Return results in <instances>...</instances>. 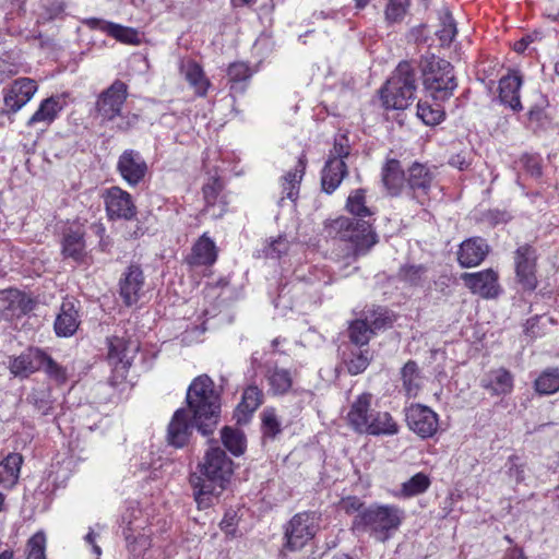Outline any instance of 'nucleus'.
<instances>
[{
	"label": "nucleus",
	"mask_w": 559,
	"mask_h": 559,
	"mask_svg": "<svg viewBox=\"0 0 559 559\" xmlns=\"http://www.w3.org/2000/svg\"><path fill=\"white\" fill-rule=\"evenodd\" d=\"M263 433L267 437H275L281 431V424L277 420L275 411L266 408L262 413Z\"/></svg>",
	"instance_id": "obj_50"
},
{
	"label": "nucleus",
	"mask_w": 559,
	"mask_h": 559,
	"mask_svg": "<svg viewBox=\"0 0 559 559\" xmlns=\"http://www.w3.org/2000/svg\"><path fill=\"white\" fill-rule=\"evenodd\" d=\"M123 275V280H139L143 276V271L138 263H131Z\"/></svg>",
	"instance_id": "obj_64"
},
{
	"label": "nucleus",
	"mask_w": 559,
	"mask_h": 559,
	"mask_svg": "<svg viewBox=\"0 0 559 559\" xmlns=\"http://www.w3.org/2000/svg\"><path fill=\"white\" fill-rule=\"evenodd\" d=\"M127 548L133 557H139L150 547V538L144 534L133 536V528L128 526L123 531Z\"/></svg>",
	"instance_id": "obj_42"
},
{
	"label": "nucleus",
	"mask_w": 559,
	"mask_h": 559,
	"mask_svg": "<svg viewBox=\"0 0 559 559\" xmlns=\"http://www.w3.org/2000/svg\"><path fill=\"white\" fill-rule=\"evenodd\" d=\"M288 240L285 237L280 236L276 239H273L264 247L263 253L266 258L277 259L285 254L288 251Z\"/></svg>",
	"instance_id": "obj_51"
},
{
	"label": "nucleus",
	"mask_w": 559,
	"mask_h": 559,
	"mask_svg": "<svg viewBox=\"0 0 559 559\" xmlns=\"http://www.w3.org/2000/svg\"><path fill=\"white\" fill-rule=\"evenodd\" d=\"M132 3L152 16L159 14L165 8L164 0H132Z\"/></svg>",
	"instance_id": "obj_55"
},
{
	"label": "nucleus",
	"mask_w": 559,
	"mask_h": 559,
	"mask_svg": "<svg viewBox=\"0 0 559 559\" xmlns=\"http://www.w3.org/2000/svg\"><path fill=\"white\" fill-rule=\"evenodd\" d=\"M223 185L217 178L210 179L203 186V197L205 201L204 213L217 218L221 217L226 211V202L221 198Z\"/></svg>",
	"instance_id": "obj_24"
},
{
	"label": "nucleus",
	"mask_w": 559,
	"mask_h": 559,
	"mask_svg": "<svg viewBox=\"0 0 559 559\" xmlns=\"http://www.w3.org/2000/svg\"><path fill=\"white\" fill-rule=\"evenodd\" d=\"M265 378L269 383L270 391L274 395L286 394L293 385L290 371L277 366L269 367L265 373Z\"/></svg>",
	"instance_id": "obj_30"
},
{
	"label": "nucleus",
	"mask_w": 559,
	"mask_h": 559,
	"mask_svg": "<svg viewBox=\"0 0 559 559\" xmlns=\"http://www.w3.org/2000/svg\"><path fill=\"white\" fill-rule=\"evenodd\" d=\"M217 259L215 242L203 234L193 245L188 262L191 266L212 265Z\"/></svg>",
	"instance_id": "obj_25"
},
{
	"label": "nucleus",
	"mask_w": 559,
	"mask_h": 559,
	"mask_svg": "<svg viewBox=\"0 0 559 559\" xmlns=\"http://www.w3.org/2000/svg\"><path fill=\"white\" fill-rule=\"evenodd\" d=\"M227 74L229 82L237 84L248 81L252 75V71L245 62H234L228 67Z\"/></svg>",
	"instance_id": "obj_48"
},
{
	"label": "nucleus",
	"mask_w": 559,
	"mask_h": 559,
	"mask_svg": "<svg viewBox=\"0 0 559 559\" xmlns=\"http://www.w3.org/2000/svg\"><path fill=\"white\" fill-rule=\"evenodd\" d=\"M8 294L12 298V304L17 302V308L22 312H28L34 309V301L32 298L27 297L25 294L19 292V290H8Z\"/></svg>",
	"instance_id": "obj_56"
},
{
	"label": "nucleus",
	"mask_w": 559,
	"mask_h": 559,
	"mask_svg": "<svg viewBox=\"0 0 559 559\" xmlns=\"http://www.w3.org/2000/svg\"><path fill=\"white\" fill-rule=\"evenodd\" d=\"M417 116L425 124L435 126L442 121L444 112L440 108L419 102L417 104Z\"/></svg>",
	"instance_id": "obj_44"
},
{
	"label": "nucleus",
	"mask_w": 559,
	"mask_h": 559,
	"mask_svg": "<svg viewBox=\"0 0 559 559\" xmlns=\"http://www.w3.org/2000/svg\"><path fill=\"white\" fill-rule=\"evenodd\" d=\"M403 386L408 395H416L420 386L418 366L415 361H407L402 368Z\"/></svg>",
	"instance_id": "obj_38"
},
{
	"label": "nucleus",
	"mask_w": 559,
	"mask_h": 559,
	"mask_svg": "<svg viewBox=\"0 0 559 559\" xmlns=\"http://www.w3.org/2000/svg\"><path fill=\"white\" fill-rule=\"evenodd\" d=\"M181 71L190 86L194 90V93L198 96H205L210 87V81L206 79L202 68L194 61H188L182 64Z\"/></svg>",
	"instance_id": "obj_31"
},
{
	"label": "nucleus",
	"mask_w": 559,
	"mask_h": 559,
	"mask_svg": "<svg viewBox=\"0 0 559 559\" xmlns=\"http://www.w3.org/2000/svg\"><path fill=\"white\" fill-rule=\"evenodd\" d=\"M127 97L128 85L120 80H115L97 97L95 109L100 121L115 123L114 128L118 131H128L133 128L138 123L139 117L135 114L122 112Z\"/></svg>",
	"instance_id": "obj_4"
},
{
	"label": "nucleus",
	"mask_w": 559,
	"mask_h": 559,
	"mask_svg": "<svg viewBox=\"0 0 559 559\" xmlns=\"http://www.w3.org/2000/svg\"><path fill=\"white\" fill-rule=\"evenodd\" d=\"M50 378H53L58 382H64L67 380L66 370L58 365L50 356L45 354L43 359V367Z\"/></svg>",
	"instance_id": "obj_53"
},
{
	"label": "nucleus",
	"mask_w": 559,
	"mask_h": 559,
	"mask_svg": "<svg viewBox=\"0 0 559 559\" xmlns=\"http://www.w3.org/2000/svg\"><path fill=\"white\" fill-rule=\"evenodd\" d=\"M45 353L38 348H28L10 360L9 369L14 377H28L43 367Z\"/></svg>",
	"instance_id": "obj_16"
},
{
	"label": "nucleus",
	"mask_w": 559,
	"mask_h": 559,
	"mask_svg": "<svg viewBox=\"0 0 559 559\" xmlns=\"http://www.w3.org/2000/svg\"><path fill=\"white\" fill-rule=\"evenodd\" d=\"M372 395L370 393L360 394L357 400L352 404L347 414L349 425L359 433H364L368 427L369 419H371L370 411Z\"/></svg>",
	"instance_id": "obj_20"
},
{
	"label": "nucleus",
	"mask_w": 559,
	"mask_h": 559,
	"mask_svg": "<svg viewBox=\"0 0 559 559\" xmlns=\"http://www.w3.org/2000/svg\"><path fill=\"white\" fill-rule=\"evenodd\" d=\"M23 463V456L20 453H10L0 464V483L5 487H12L16 484L20 469Z\"/></svg>",
	"instance_id": "obj_32"
},
{
	"label": "nucleus",
	"mask_w": 559,
	"mask_h": 559,
	"mask_svg": "<svg viewBox=\"0 0 559 559\" xmlns=\"http://www.w3.org/2000/svg\"><path fill=\"white\" fill-rule=\"evenodd\" d=\"M473 294L483 298H495L501 293L498 282H465Z\"/></svg>",
	"instance_id": "obj_45"
},
{
	"label": "nucleus",
	"mask_w": 559,
	"mask_h": 559,
	"mask_svg": "<svg viewBox=\"0 0 559 559\" xmlns=\"http://www.w3.org/2000/svg\"><path fill=\"white\" fill-rule=\"evenodd\" d=\"M262 391L255 385H250L243 391L238 408L242 413L252 414L262 404Z\"/></svg>",
	"instance_id": "obj_40"
},
{
	"label": "nucleus",
	"mask_w": 559,
	"mask_h": 559,
	"mask_svg": "<svg viewBox=\"0 0 559 559\" xmlns=\"http://www.w3.org/2000/svg\"><path fill=\"white\" fill-rule=\"evenodd\" d=\"M187 404L188 409L175 412L167 428V442L175 448L188 443L193 428L209 436L218 424L221 399L210 377L204 374L192 381L187 391Z\"/></svg>",
	"instance_id": "obj_1"
},
{
	"label": "nucleus",
	"mask_w": 559,
	"mask_h": 559,
	"mask_svg": "<svg viewBox=\"0 0 559 559\" xmlns=\"http://www.w3.org/2000/svg\"><path fill=\"white\" fill-rule=\"evenodd\" d=\"M319 524L316 512L295 514L285 527L286 547L296 550L304 547L314 535Z\"/></svg>",
	"instance_id": "obj_9"
},
{
	"label": "nucleus",
	"mask_w": 559,
	"mask_h": 559,
	"mask_svg": "<svg viewBox=\"0 0 559 559\" xmlns=\"http://www.w3.org/2000/svg\"><path fill=\"white\" fill-rule=\"evenodd\" d=\"M416 90L415 70L408 61H402L380 91L382 105L385 109H406L414 100Z\"/></svg>",
	"instance_id": "obj_6"
},
{
	"label": "nucleus",
	"mask_w": 559,
	"mask_h": 559,
	"mask_svg": "<svg viewBox=\"0 0 559 559\" xmlns=\"http://www.w3.org/2000/svg\"><path fill=\"white\" fill-rule=\"evenodd\" d=\"M79 328L78 310L72 301H63L55 321V331L58 336H72Z\"/></svg>",
	"instance_id": "obj_26"
},
{
	"label": "nucleus",
	"mask_w": 559,
	"mask_h": 559,
	"mask_svg": "<svg viewBox=\"0 0 559 559\" xmlns=\"http://www.w3.org/2000/svg\"><path fill=\"white\" fill-rule=\"evenodd\" d=\"M404 518V511L396 506L373 504L356 515L355 525L369 532L379 542L389 539Z\"/></svg>",
	"instance_id": "obj_7"
},
{
	"label": "nucleus",
	"mask_w": 559,
	"mask_h": 559,
	"mask_svg": "<svg viewBox=\"0 0 559 559\" xmlns=\"http://www.w3.org/2000/svg\"><path fill=\"white\" fill-rule=\"evenodd\" d=\"M408 428L421 438H430L438 430V415L429 407L413 404L406 409Z\"/></svg>",
	"instance_id": "obj_11"
},
{
	"label": "nucleus",
	"mask_w": 559,
	"mask_h": 559,
	"mask_svg": "<svg viewBox=\"0 0 559 559\" xmlns=\"http://www.w3.org/2000/svg\"><path fill=\"white\" fill-rule=\"evenodd\" d=\"M7 2L11 8L8 12V15H11V19H13V14L21 15L22 13H25V4L27 0H7Z\"/></svg>",
	"instance_id": "obj_63"
},
{
	"label": "nucleus",
	"mask_w": 559,
	"mask_h": 559,
	"mask_svg": "<svg viewBox=\"0 0 559 559\" xmlns=\"http://www.w3.org/2000/svg\"><path fill=\"white\" fill-rule=\"evenodd\" d=\"M347 175L348 169L345 160L341 158H328L321 171L322 190L331 194L340 187Z\"/></svg>",
	"instance_id": "obj_18"
},
{
	"label": "nucleus",
	"mask_w": 559,
	"mask_h": 559,
	"mask_svg": "<svg viewBox=\"0 0 559 559\" xmlns=\"http://www.w3.org/2000/svg\"><path fill=\"white\" fill-rule=\"evenodd\" d=\"M64 104V99L60 96H51L44 99L37 110L28 119L27 126L34 127L36 124H43L44 127H48L56 120L63 109Z\"/></svg>",
	"instance_id": "obj_19"
},
{
	"label": "nucleus",
	"mask_w": 559,
	"mask_h": 559,
	"mask_svg": "<svg viewBox=\"0 0 559 559\" xmlns=\"http://www.w3.org/2000/svg\"><path fill=\"white\" fill-rule=\"evenodd\" d=\"M513 259L519 280H531L535 277L537 253L533 246L528 243L519 246L514 251Z\"/></svg>",
	"instance_id": "obj_21"
},
{
	"label": "nucleus",
	"mask_w": 559,
	"mask_h": 559,
	"mask_svg": "<svg viewBox=\"0 0 559 559\" xmlns=\"http://www.w3.org/2000/svg\"><path fill=\"white\" fill-rule=\"evenodd\" d=\"M200 474L190 476L193 496L199 509L211 507L229 483L234 463L218 445H211L199 464Z\"/></svg>",
	"instance_id": "obj_2"
},
{
	"label": "nucleus",
	"mask_w": 559,
	"mask_h": 559,
	"mask_svg": "<svg viewBox=\"0 0 559 559\" xmlns=\"http://www.w3.org/2000/svg\"><path fill=\"white\" fill-rule=\"evenodd\" d=\"M499 274L492 269H488L484 272L478 273H464L461 276V280H498Z\"/></svg>",
	"instance_id": "obj_59"
},
{
	"label": "nucleus",
	"mask_w": 559,
	"mask_h": 559,
	"mask_svg": "<svg viewBox=\"0 0 559 559\" xmlns=\"http://www.w3.org/2000/svg\"><path fill=\"white\" fill-rule=\"evenodd\" d=\"M436 170V167L418 162L413 163L407 169V194L423 206L429 204L431 190L437 187Z\"/></svg>",
	"instance_id": "obj_8"
},
{
	"label": "nucleus",
	"mask_w": 559,
	"mask_h": 559,
	"mask_svg": "<svg viewBox=\"0 0 559 559\" xmlns=\"http://www.w3.org/2000/svg\"><path fill=\"white\" fill-rule=\"evenodd\" d=\"M402 275L408 280L420 278L426 275V269L423 265H408L402 269Z\"/></svg>",
	"instance_id": "obj_60"
},
{
	"label": "nucleus",
	"mask_w": 559,
	"mask_h": 559,
	"mask_svg": "<svg viewBox=\"0 0 559 559\" xmlns=\"http://www.w3.org/2000/svg\"><path fill=\"white\" fill-rule=\"evenodd\" d=\"M480 384L493 395L508 394L513 388V377L507 369L499 368L489 371L481 379Z\"/></svg>",
	"instance_id": "obj_27"
},
{
	"label": "nucleus",
	"mask_w": 559,
	"mask_h": 559,
	"mask_svg": "<svg viewBox=\"0 0 559 559\" xmlns=\"http://www.w3.org/2000/svg\"><path fill=\"white\" fill-rule=\"evenodd\" d=\"M142 282H120V296L127 306L139 300Z\"/></svg>",
	"instance_id": "obj_52"
},
{
	"label": "nucleus",
	"mask_w": 559,
	"mask_h": 559,
	"mask_svg": "<svg viewBox=\"0 0 559 559\" xmlns=\"http://www.w3.org/2000/svg\"><path fill=\"white\" fill-rule=\"evenodd\" d=\"M409 0H389L385 17L389 22H400L406 14Z\"/></svg>",
	"instance_id": "obj_47"
},
{
	"label": "nucleus",
	"mask_w": 559,
	"mask_h": 559,
	"mask_svg": "<svg viewBox=\"0 0 559 559\" xmlns=\"http://www.w3.org/2000/svg\"><path fill=\"white\" fill-rule=\"evenodd\" d=\"M350 153L349 141L346 135L335 138L333 148L330 151L329 158L345 159Z\"/></svg>",
	"instance_id": "obj_54"
},
{
	"label": "nucleus",
	"mask_w": 559,
	"mask_h": 559,
	"mask_svg": "<svg viewBox=\"0 0 559 559\" xmlns=\"http://www.w3.org/2000/svg\"><path fill=\"white\" fill-rule=\"evenodd\" d=\"M368 349H358L352 353V357L347 362V370L350 374H358L366 370L370 362Z\"/></svg>",
	"instance_id": "obj_46"
},
{
	"label": "nucleus",
	"mask_w": 559,
	"mask_h": 559,
	"mask_svg": "<svg viewBox=\"0 0 559 559\" xmlns=\"http://www.w3.org/2000/svg\"><path fill=\"white\" fill-rule=\"evenodd\" d=\"M29 400L41 415L48 414L50 409V403L44 395L39 396L38 394H32Z\"/></svg>",
	"instance_id": "obj_61"
},
{
	"label": "nucleus",
	"mask_w": 559,
	"mask_h": 559,
	"mask_svg": "<svg viewBox=\"0 0 559 559\" xmlns=\"http://www.w3.org/2000/svg\"><path fill=\"white\" fill-rule=\"evenodd\" d=\"M362 319L366 320L368 325L373 329L374 333L377 330L391 326L393 322V316L391 312L382 307L366 310Z\"/></svg>",
	"instance_id": "obj_37"
},
{
	"label": "nucleus",
	"mask_w": 559,
	"mask_h": 559,
	"mask_svg": "<svg viewBox=\"0 0 559 559\" xmlns=\"http://www.w3.org/2000/svg\"><path fill=\"white\" fill-rule=\"evenodd\" d=\"M440 28L437 31L438 36L442 46H449L456 35V25L452 15L445 11L440 16Z\"/></svg>",
	"instance_id": "obj_43"
},
{
	"label": "nucleus",
	"mask_w": 559,
	"mask_h": 559,
	"mask_svg": "<svg viewBox=\"0 0 559 559\" xmlns=\"http://www.w3.org/2000/svg\"><path fill=\"white\" fill-rule=\"evenodd\" d=\"M148 166L139 151L124 150L118 158L117 171L131 187L138 186L144 180Z\"/></svg>",
	"instance_id": "obj_10"
},
{
	"label": "nucleus",
	"mask_w": 559,
	"mask_h": 559,
	"mask_svg": "<svg viewBox=\"0 0 559 559\" xmlns=\"http://www.w3.org/2000/svg\"><path fill=\"white\" fill-rule=\"evenodd\" d=\"M222 441L226 449L238 456L245 452L246 438L242 431L231 427H225L222 430Z\"/></svg>",
	"instance_id": "obj_35"
},
{
	"label": "nucleus",
	"mask_w": 559,
	"mask_h": 559,
	"mask_svg": "<svg viewBox=\"0 0 559 559\" xmlns=\"http://www.w3.org/2000/svg\"><path fill=\"white\" fill-rule=\"evenodd\" d=\"M36 81L29 78H22L11 85L4 94V106L9 112L19 111L26 105L37 92Z\"/></svg>",
	"instance_id": "obj_13"
},
{
	"label": "nucleus",
	"mask_w": 559,
	"mask_h": 559,
	"mask_svg": "<svg viewBox=\"0 0 559 559\" xmlns=\"http://www.w3.org/2000/svg\"><path fill=\"white\" fill-rule=\"evenodd\" d=\"M85 243L83 235L78 231L69 233L62 242V252L67 258L80 261L84 257Z\"/></svg>",
	"instance_id": "obj_34"
},
{
	"label": "nucleus",
	"mask_w": 559,
	"mask_h": 559,
	"mask_svg": "<svg viewBox=\"0 0 559 559\" xmlns=\"http://www.w3.org/2000/svg\"><path fill=\"white\" fill-rule=\"evenodd\" d=\"M424 90L437 102L450 99L457 87L454 67L445 59L427 52L418 61Z\"/></svg>",
	"instance_id": "obj_3"
},
{
	"label": "nucleus",
	"mask_w": 559,
	"mask_h": 559,
	"mask_svg": "<svg viewBox=\"0 0 559 559\" xmlns=\"http://www.w3.org/2000/svg\"><path fill=\"white\" fill-rule=\"evenodd\" d=\"M324 233L330 238L348 242L357 255L366 254L378 242L371 224L345 216L326 222Z\"/></svg>",
	"instance_id": "obj_5"
},
{
	"label": "nucleus",
	"mask_w": 559,
	"mask_h": 559,
	"mask_svg": "<svg viewBox=\"0 0 559 559\" xmlns=\"http://www.w3.org/2000/svg\"><path fill=\"white\" fill-rule=\"evenodd\" d=\"M374 334L373 329L370 328L366 320L362 318L354 320L348 328V336L352 343L357 346L367 345Z\"/></svg>",
	"instance_id": "obj_36"
},
{
	"label": "nucleus",
	"mask_w": 559,
	"mask_h": 559,
	"mask_svg": "<svg viewBox=\"0 0 559 559\" xmlns=\"http://www.w3.org/2000/svg\"><path fill=\"white\" fill-rule=\"evenodd\" d=\"M382 182L386 192L392 197H397L406 187L407 171L405 173L400 160L395 158L388 159L381 171Z\"/></svg>",
	"instance_id": "obj_17"
},
{
	"label": "nucleus",
	"mask_w": 559,
	"mask_h": 559,
	"mask_svg": "<svg viewBox=\"0 0 559 559\" xmlns=\"http://www.w3.org/2000/svg\"><path fill=\"white\" fill-rule=\"evenodd\" d=\"M307 166V157L302 152L298 157L297 164L293 170L287 171L282 177V190L285 197L292 201H295L298 197L299 185L305 175Z\"/></svg>",
	"instance_id": "obj_28"
},
{
	"label": "nucleus",
	"mask_w": 559,
	"mask_h": 559,
	"mask_svg": "<svg viewBox=\"0 0 559 559\" xmlns=\"http://www.w3.org/2000/svg\"><path fill=\"white\" fill-rule=\"evenodd\" d=\"M107 215L110 219H131L136 214L132 197L119 187L109 188L104 197Z\"/></svg>",
	"instance_id": "obj_12"
},
{
	"label": "nucleus",
	"mask_w": 559,
	"mask_h": 559,
	"mask_svg": "<svg viewBox=\"0 0 559 559\" xmlns=\"http://www.w3.org/2000/svg\"><path fill=\"white\" fill-rule=\"evenodd\" d=\"M518 457H510L509 463V475L514 478L516 483H520L525 477V469L522 464H518Z\"/></svg>",
	"instance_id": "obj_58"
},
{
	"label": "nucleus",
	"mask_w": 559,
	"mask_h": 559,
	"mask_svg": "<svg viewBox=\"0 0 559 559\" xmlns=\"http://www.w3.org/2000/svg\"><path fill=\"white\" fill-rule=\"evenodd\" d=\"M46 537L41 532L36 533L27 543L28 554L26 559H46Z\"/></svg>",
	"instance_id": "obj_49"
},
{
	"label": "nucleus",
	"mask_w": 559,
	"mask_h": 559,
	"mask_svg": "<svg viewBox=\"0 0 559 559\" xmlns=\"http://www.w3.org/2000/svg\"><path fill=\"white\" fill-rule=\"evenodd\" d=\"M90 28L98 29L120 43L140 45L141 37L135 28L123 26L102 19L91 17L84 22Z\"/></svg>",
	"instance_id": "obj_14"
},
{
	"label": "nucleus",
	"mask_w": 559,
	"mask_h": 559,
	"mask_svg": "<svg viewBox=\"0 0 559 559\" xmlns=\"http://www.w3.org/2000/svg\"><path fill=\"white\" fill-rule=\"evenodd\" d=\"M342 508L347 512H360L365 508H362L361 501L356 497H348L342 501Z\"/></svg>",
	"instance_id": "obj_62"
},
{
	"label": "nucleus",
	"mask_w": 559,
	"mask_h": 559,
	"mask_svg": "<svg viewBox=\"0 0 559 559\" xmlns=\"http://www.w3.org/2000/svg\"><path fill=\"white\" fill-rule=\"evenodd\" d=\"M346 209L349 213L359 217H367L373 214L371 209L366 205V191L364 189H357L348 195Z\"/></svg>",
	"instance_id": "obj_39"
},
{
	"label": "nucleus",
	"mask_w": 559,
	"mask_h": 559,
	"mask_svg": "<svg viewBox=\"0 0 559 559\" xmlns=\"http://www.w3.org/2000/svg\"><path fill=\"white\" fill-rule=\"evenodd\" d=\"M138 350V346L123 338L112 337L108 342V360L115 369L127 370L131 365L132 356L130 353Z\"/></svg>",
	"instance_id": "obj_23"
},
{
	"label": "nucleus",
	"mask_w": 559,
	"mask_h": 559,
	"mask_svg": "<svg viewBox=\"0 0 559 559\" xmlns=\"http://www.w3.org/2000/svg\"><path fill=\"white\" fill-rule=\"evenodd\" d=\"M521 85L522 76L516 71L501 78L499 82V97L501 102L515 111L522 109L520 100Z\"/></svg>",
	"instance_id": "obj_22"
},
{
	"label": "nucleus",
	"mask_w": 559,
	"mask_h": 559,
	"mask_svg": "<svg viewBox=\"0 0 559 559\" xmlns=\"http://www.w3.org/2000/svg\"><path fill=\"white\" fill-rule=\"evenodd\" d=\"M489 253V246L481 237H472L464 240L457 251V260L464 267L478 265Z\"/></svg>",
	"instance_id": "obj_15"
},
{
	"label": "nucleus",
	"mask_w": 559,
	"mask_h": 559,
	"mask_svg": "<svg viewBox=\"0 0 559 559\" xmlns=\"http://www.w3.org/2000/svg\"><path fill=\"white\" fill-rule=\"evenodd\" d=\"M534 386L539 394H554L559 391V369L548 368L535 380Z\"/></svg>",
	"instance_id": "obj_33"
},
{
	"label": "nucleus",
	"mask_w": 559,
	"mask_h": 559,
	"mask_svg": "<svg viewBox=\"0 0 559 559\" xmlns=\"http://www.w3.org/2000/svg\"><path fill=\"white\" fill-rule=\"evenodd\" d=\"M430 486L429 477L424 473H417L407 481L402 484V493L405 497H413L424 493Z\"/></svg>",
	"instance_id": "obj_41"
},
{
	"label": "nucleus",
	"mask_w": 559,
	"mask_h": 559,
	"mask_svg": "<svg viewBox=\"0 0 559 559\" xmlns=\"http://www.w3.org/2000/svg\"><path fill=\"white\" fill-rule=\"evenodd\" d=\"M397 432L399 426L391 414L388 412H374L371 414V419H369L368 427L364 431V433L372 436H393Z\"/></svg>",
	"instance_id": "obj_29"
},
{
	"label": "nucleus",
	"mask_w": 559,
	"mask_h": 559,
	"mask_svg": "<svg viewBox=\"0 0 559 559\" xmlns=\"http://www.w3.org/2000/svg\"><path fill=\"white\" fill-rule=\"evenodd\" d=\"M449 165L454 168H457L459 170H465L469 167L471 159L468 158L467 153L461 152L450 157Z\"/></svg>",
	"instance_id": "obj_57"
}]
</instances>
